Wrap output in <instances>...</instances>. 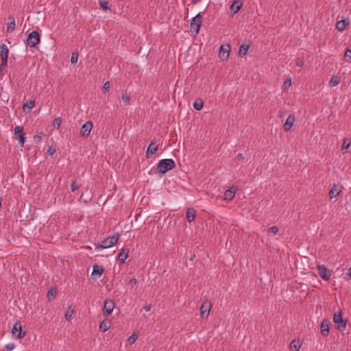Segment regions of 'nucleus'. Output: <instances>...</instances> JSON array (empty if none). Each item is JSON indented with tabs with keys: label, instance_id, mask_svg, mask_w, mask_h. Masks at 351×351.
<instances>
[{
	"label": "nucleus",
	"instance_id": "obj_1",
	"mask_svg": "<svg viewBox=\"0 0 351 351\" xmlns=\"http://www.w3.org/2000/svg\"><path fill=\"white\" fill-rule=\"evenodd\" d=\"M176 167L175 161L173 159H162L159 160L156 167V172L160 175H164L168 171Z\"/></svg>",
	"mask_w": 351,
	"mask_h": 351
},
{
	"label": "nucleus",
	"instance_id": "obj_2",
	"mask_svg": "<svg viewBox=\"0 0 351 351\" xmlns=\"http://www.w3.org/2000/svg\"><path fill=\"white\" fill-rule=\"evenodd\" d=\"M119 234H113L111 237L103 240L100 244H95L97 249H106L115 245L119 240Z\"/></svg>",
	"mask_w": 351,
	"mask_h": 351
},
{
	"label": "nucleus",
	"instance_id": "obj_3",
	"mask_svg": "<svg viewBox=\"0 0 351 351\" xmlns=\"http://www.w3.org/2000/svg\"><path fill=\"white\" fill-rule=\"evenodd\" d=\"M40 41L39 34L36 31L32 32L27 36L26 45L30 47H36Z\"/></svg>",
	"mask_w": 351,
	"mask_h": 351
},
{
	"label": "nucleus",
	"instance_id": "obj_4",
	"mask_svg": "<svg viewBox=\"0 0 351 351\" xmlns=\"http://www.w3.org/2000/svg\"><path fill=\"white\" fill-rule=\"evenodd\" d=\"M14 138L18 141L21 146H23L25 142V133L23 132V128L21 126H16L14 130Z\"/></svg>",
	"mask_w": 351,
	"mask_h": 351
},
{
	"label": "nucleus",
	"instance_id": "obj_5",
	"mask_svg": "<svg viewBox=\"0 0 351 351\" xmlns=\"http://www.w3.org/2000/svg\"><path fill=\"white\" fill-rule=\"evenodd\" d=\"M0 49H1L0 56H1V60L0 69L3 70L7 65L9 50H8L7 45L5 44H2L1 45Z\"/></svg>",
	"mask_w": 351,
	"mask_h": 351
},
{
	"label": "nucleus",
	"instance_id": "obj_6",
	"mask_svg": "<svg viewBox=\"0 0 351 351\" xmlns=\"http://www.w3.org/2000/svg\"><path fill=\"white\" fill-rule=\"evenodd\" d=\"M202 16L199 13L195 17L193 18L191 23L190 24V28L191 31H194L197 34L199 32V29L202 24Z\"/></svg>",
	"mask_w": 351,
	"mask_h": 351
},
{
	"label": "nucleus",
	"instance_id": "obj_7",
	"mask_svg": "<svg viewBox=\"0 0 351 351\" xmlns=\"http://www.w3.org/2000/svg\"><path fill=\"white\" fill-rule=\"evenodd\" d=\"M25 332L23 331L22 326L20 322H16L12 329V334L13 336L19 339L23 338L25 336Z\"/></svg>",
	"mask_w": 351,
	"mask_h": 351
},
{
	"label": "nucleus",
	"instance_id": "obj_8",
	"mask_svg": "<svg viewBox=\"0 0 351 351\" xmlns=\"http://www.w3.org/2000/svg\"><path fill=\"white\" fill-rule=\"evenodd\" d=\"M93 123L90 121H86L82 126L80 130V134L84 137H88L90 132L93 129Z\"/></svg>",
	"mask_w": 351,
	"mask_h": 351
},
{
	"label": "nucleus",
	"instance_id": "obj_9",
	"mask_svg": "<svg viewBox=\"0 0 351 351\" xmlns=\"http://www.w3.org/2000/svg\"><path fill=\"white\" fill-rule=\"evenodd\" d=\"M333 321L337 324V328L339 330H343L346 327V322L343 319L342 315L340 313H335L333 317Z\"/></svg>",
	"mask_w": 351,
	"mask_h": 351
},
{
	"label": "nucleus",
	"instance_id": "obj_10",
	"mask_svg": "<svg viewBox=\"0 0 351 351\" xmlns=\"http://www.w3.org/2000/svg\"><path fill=\"white\" fill-rule=\"evenodd\" d=\"M319 274L324 280H328L331 276V272L324 266L318 265Z\"/></svg>",
	"mask_w": 351,
	"mask_h": 351
},
{
	"label": "nucleus",
	"instance_id": "obj_11",
	"mask_svg": "<svg viewBox=\"0 0 351 351\" xmlns=\"http://www.w3.org/2000/svg\"><path fill=\"white\" fill-rule=\"evenodd\" d=\"M114 308V303L113 302L112 300H106L104 301L103 311L106 314H107V315L111 314Z\"/></svg>",
	"mask_w": 351,
	"mask_h": 351
},
{
	"label": "nucleus",
	"instance_id": "obj_12",
	"mask_svg": "<svg viewBox=\"0 0 351 351\" xmlns=\"http://www.w3.org/2000/svg\"><path fill=\"white\" fill-rule=\"evenodd\" d=\"M341 191V186L338 184H334L329 191V195L331 199L337 197Z\"/></svg>",
	"mask_w": 351,
	"mask_h": 351
},
{
	"label": "nucleus",
	"instance_id": "obj_13",
	"mask_svg": "<svg viewBox=\"0 0 351 351\" xmlns=\"http://www.w3.org/2000/svg\"><path fill=\"white\" fill-rule=\"evenodd\" d=\"M295 121L294 115H289L284 124V130L287 132L291 130Z\"/></svg>",
	"mask_w": 351,
	"mask_h": 351
},
{
	"label": "nucleus",
	"instance_id": "obj_14",
	"mask_svg": "<svg viewBox=\"0 0 351 351\" xmlns=\"http://www.w3.org/2000/svg\"><path fill=\"white\" fill-rule=\"evenodd\" d=\"M235 193L236 190L233 187L230 188L224 192L223 199L226 201L232 200L234 198Z\"/></svg>",
	"mask_w": 351,
	"mask_h": 351
},
{
	"label": "nucleus",
	"instance_id": "obj_15",
	"mask_svg": "<svg viewBox=\"0 0 351 351\" xmlns=\"http://www.w3.org/2000/svg\"><path fill=\"white\" fill-rule=\"evenodd\" d=\"M230 46L228 45L226 47L221 46L219 49V56L222 59L227 60L229 56V51H230Z\"/></svg>",
	"mask_w": 351,
	"mask_h": 351
},
{
	"label": "nucleus",
	"instance_id": "obj_16",
	"mask_svg": "<svg viewBox=\"0 0 351 351\" xmlns=\"http://www.w3.org/2000/svg\"><path fill=\"white\" fill-rule=\"evenodd\" d=\"M210 309V305L206 304V302L203 303L200 306V314L202 317H207L209 315Z\"/></svg>",
	"mask_w": 351,
	"mask_h": 351
},
{
	"label": "nucleus",
	"instance_id": "obj_17",
	"mask_svg": "<svg viewBox=\"0 0 351 351\" xmlns=\"http://www.w3.org/2000/svg\"><path fill=\"white\" fill-rule=\"evenodd\" d=\"M302 346V343L299 339L293 340L289 345L291 351H298Z\"/></svg>",
	"mask_w": 351,
	"mask_h": 351
},
{
	"label": "nucleus",
	"instance_id": "obj_18",
	"mask_svg": "<svg viewBox=\"0 0 351 351\" xmlns=\"http://www.w3.org/2000/svg\"><path fill=\"white\" fill-rule=\"evenodd\" d=\"M196 215V211L193 208H189L186 210V217L189 222H191L194 220Z\"/></svg>",
	"mask_w": 351,
	"mask_h": 351
},
{
	"label": "nucleus",
	"instance_id": "obj_19",
	"mask_svg": "<svg viewBox=\"0 0 351 351\" xmlns=\"http://www.w3.org/2000/svg\"><path fill=\"white\" fill-rule=\"evenodd\" d=\"M158 149V147L154 145V143L152 142L147 148L146 155L147 157L152 156L156 153Z\"/></svg>",
	"mask_w": 351,
	"mask_h": 351
},
{
	"label": "nucleus",
	"instance_id": "obj_20",
	"mask_svg": "<svg viewBox=\"0 0 351 351\" xmlns=\"http://www.w3.org/2000/svg\"><path fill=\"white\" fill-rule=\"evenodd\" d=\"M243 3L241 1L236 0L234 1L230 6V10L233 13H237L239 11L241 8Z\"/></svg>",
	"mask_w": 351,
	"mask_h": 351
},
{
	"label": "nucleus",
	"instance_id": "obj_21",
	"mask_svg": "<svg viewBox=\"0 0 351 351\" xmlns=\"http://www.w3.org/2000/svg\"><path fill=\"white\" fill-rule=\"evenodd\" d=\"M128 250L122 249L119 252V253L118 254V258H119V260L120 261V262L121 263H125L126 258H128Z\"/></svg>",
	"mask_w": 351,
	"mask_h": 351
},
{
	"label": "nucleus",
	"instance_id": "obj_22",
	"mask_svg": "<svg viewBox=\"0 0 351 351\" xmlns=\"http://www.w3.org/2000/svg\"><path fill=\"white\" fill-rule=\"evenodd\" d=\"M104 272V269L101 267L95 265L93 266V271H92V276H97L98 277H100Z\"/></svg>",
	"mask_w": 351,
	"mask_h": 351
},
{
	"label": "nucleus",
	"instance_id": "obj_23",
	"mask_svg": "<svg viewBox=\"0 0 351 351\" xmlns=\"http://www.w3.org/2000/svg\"><path fill=\"white\" fill-rule=\"evenodd\" d=\"M349 24V22L348 21H346V20H341L339 21H338L336 24V28L339 30V31H343L346 27H347V25Z\"/></svg>",
	"mask_w": 351,
	"mask_h": 351
},
{
	"label": "nucleus",
	"instance_id": "obj_24",
	"mask_svg": "<svg viewBox=\"0 0 351 351\" xmlns=\"http://www.w3.org/2000/svg\"><path fill=\"white\" fill-rule=\"evenodd\" d=\"M321 333L324 336H327L329 333V325L327 322H323L321 326Z\"/></svg>",
	"mask_w": 351,
	"mask_h": 351
},
{
	"label": "nucleus",
	"instance_id": "obj_25",
	"mask_svg": "<svg viewBox=\"0 0 351 351\" xmlns=\"http://www.w3.org/2000/svg\"><path fill=\"white\" fill-rule=\"evenodd\" d=\"M110 320H104L99 324V328L102 332L107 331L110 328Z\"/></svg>",
	"mask_w": 351,
	"mask_h": 351
},
{
	"label": "nucleus",
	"instance_id": "obj_26",
	"mask_svg": "<svg viewBox=\"0 0 351 351\" xmlns=\"http://www.w3.org/2000/svg\"><path fill=\"white\" fill-rule=\"evenodd\" d=\"M73 313H74V310L71 306H69L65 312V315H64L65 319L66 321H70L72 318Z\"/></svg>",
	"mask_w": 351,
	"mask_h": 351
},
{
	"label": "nucleus",
	"instance_id": "obj_27",
	"mask_svg": "<svg viewBox=\"0 0 351 351\" xmlns=\"http://www.w3.org/2000/svg\"><path fill=\"white\" fill-rule=\"evenodd\" d=\"M203 101L200 99H197L193 103V108L197 110H200L203 108Z\"/></svg>",
	"mask_w": 351,
	"mask_h": 351
},
{
	"label": "nucleus",
	"instance_id": "obj_28",
	"mask_svg": "<svg viewBox=\"0 0 351 351\" xmlns=\"http://www.w3.org/2000/svg\"><path fill=\"white\" fill-rule=\"evenodd\" d=\"M11 21L7 24V31L13 32L15 29L16 23L14 18H10Z\"/></svg>",
	"mask_w": 351,
	"mask_h": 351
},
{
	"label": "nucleus",
	"instance_id": "obj_29",
	"mask_svg": "<svg viewBox=\"0 0 351 351\" xmlns=\"http://www.w3.org/2000/svg\"><path fill=\"white\" fill-rule=\"evenodd\" d=\"M121 99L124 105H128L131 99L130 95L126 92L122 94Z\"/></svg>",
	"mask_w": 351,
	"mask_h": 351
},
{
	"label": "nucleus",
	"instance_id": "obj_30",
	"mask_svg": "<svg viewBox=\"0 0 351 351\" xmlns=\"http://www.w3.org/2000/svg\"><path fill=\"white\" fill-rule=\"evenodd\" d=\"M35 106V101L34 100H29L26 101L23 104V110H25L26 108H28L29 110H32Z\"/></svg>",
	"mask_w": 351,
	"mask_h": 351
},
{
	"label": "nucleus",
	"instance_id": "obj_31",
	"mask_svg": "<svg viewBox=\"0 0 351 351\" xmlns=\"http://www.w3.org/2000/svg\"><path fill=\"white\" fill-rule=\"evenodd\" d=\"M249 45H242L239 47V53L240 56H245L247 53Z\"/></svg>",
	"mask_w": 351,
	"mask_h": 351
},
{
	"label": "nucleus",
	"instance_id": "obj_32",
	"mask_svg": "<svg viewBox=\"0 0 351 351\" xmlns=\"http://www.w3.org/2000/svg\"><path fill=\"white\" fill-rule=\"evenodd\" d=\"M291 85H292L291 79V78L286 79L283 83L282 88L284 90H288L289 89V88L291 86Z\"/></svg>",
	"mask_w": 351,
	"mask_h": 351
},
{
	"label": "nucleus",
	"instance_id": "obj_33",
	"mask_svg": "<svg viewBox=\"0 0 351 351\" xmlns=\"http://www.w3.org/2000/svg\"><path fill=\"white\" fill-rule=\"evenodd\" d=\"M350 145H351V141H348V138H345L343 140V143L342 145V150L346 152L349 148Z\"/></svg>",
	"mask_w": 351,
	"mask_h": 351
},
{
	"label": "nucleus",
	"instance_id": "obj_34",
	"mask_svg": "<svg viewBox=\"0 0 351 351\" xmlns=\"http://www.w3.org/2000/svg\"><path fill=\"white\" fill-rule=\"evenodd\" d=\"M62 123V119L60 117H57L53 122V125L55 128L59 129Z\"/></svg>",
	"mask_w": 351,
	"mask_h": 351
},
{
	"label": "nucleus",
	"instance_id": "obj_35",
	"mask_svg": "<svg viewBox=\"0 0 351 351\" xmlns=\"http://www.w3.org/2000/svg\"><path fill=\"white\" fill-rule=\"evenodd\" d=\"M99 3L100 7L104 10H108L110 8L108 7V2L106 1L99 0Z\"/></svg>",
	"mask_w": 351,
	"mask_h": 351
},
{
	"label": "nucleus",
	"instance_id": "obj_36",
	"mask_svg": "<svg viewBox=\"0 0 351 351\" xmlns=\"http://www.w3.org/2000/svg\"><path fill=\"white\" fill-rule=\"evenodd\" d=\"M268 233L271 235H275L278 232V228L276 226H274L271 228H269L267 230Z\"/></svg>",
	"mask_w": 351,
	"mask_h": 351
},
{
	"label": "nucleus",
	"instance_id": "obj_37",
	"mask_svg": "<svg viewBox=\"0 0 351 351\" xmlns=\"http://www.w3.org/2000/svg\"><path fill=\"white\" fill-rule=\"evenodd\" d=\"M138 339V335L133 332L128 338V341L130 344H133Z\"/></svg>",
	"mask_w": 351,
	"mask_h": 351
},
{
	"label": "nucleus",
	"instance_id": "obj_38",
	"mask_svg": "<svg viewBox=\"0 0 351 351\" xmlns=\"http://www.w3.org/2000/svg\"><path fill=\"white\" fill-rule=\"evenodd\" d=\"M345 60L348 62H351V49H348L344 54Z\"/></svg>",
	"mask_w": 351,
	"mask_h": 351
},
{
	"label": "nucleus",
	"instance_id": "obj_39",
	"mask_svg": "<svg viewBox=\"0 0 351 351\" xmlns=\"http://www.w3.org/2000/svg\"><path fill=\"white\" fill-rule=\"evenodd\" d=\"M330 83L332 86H337L339 83V77L337 76H333L332 78L331 79Z\"/></svg>",
	"mask_w": 351,
	"mask_h": 351
},
{
	"label": "nucleus",
	"instance_id": "obj_40",
	"mask_svg": "<svg viewBox=\"0 0 351 351\" xmlns=\"http://www.w3.org/2000/svg\"><path fill=\"white\" fill-rule=\"evenodd\" d=\"M79 187H80V185L75 181L72 182V183L71 184V189L72 192L75 191L77 189H79Z\"/></svg>",
	"mask_w": 351,
	"mask_h": 351
},
{
	"label": "nucleus",
	"instance_id": "obj_41",
	"mask_svg": "<svg viewBox=\"0 0 351 351\" xmlns=\"http://www.w3.org/2000/svg\"><path fill=\"white\" fill-rule=\"evenodd\" d=\"M77 62V54L73 53L71 58V62L72 64H75Z\"/></svg>",
	"mask_w": 351,
	"mask_h": 351
},
{
	"label": "nucleus",
	"instance_id": "obj_42",
	"mask_svg": "<svg viewBox=\"0 0 351 351\" xmlns=\"http://www.w3.org/2000/svg\"><path fill=\"white\" fill-rule=\"evenodd\" d=\"M5 348H6L7 350L11 351V350H14V348H15V346L13 343H9L5 345Z\"/></svg>",
	"mask_w": 351,
	"mask_h": 351
},
{
	"label": "nucleus",
	"instance_id": "obj_43",
	"mask_svg": "<svg viewBox=\"0 0 351 351\" xmlns=\"http://www.w3.org/2000/svg\"><path fill=\"white\" fill-rule=\"evenodd\" d=\"M47 295H48L49 299H50L51 298H54L55 296H56V291H53L52 289H51L48 291V294Z\"/></svg>",
	"mask_w": 351,
	"mask_h": 351
},
{
	"label": "nucleus",
	"instance_id": "obj_44",
	"mask_svg": "<svg viewBox=\"0 0 351 351\" xmlns=\"http://www.w3.org/2000/svg\"><path fill=\"white\" fill-rule=\"evenodd\" d=\"M103 88L106 90H108L110 89V82H106L104 84Z\"/></svg>",
	"mask_w": 351,
	"mask_h": 351
},
{
	"label": "nucleus",
	"instance_id": "obj_45",
	"mask_svg": "<svg viewBox=\"0 0 351 351\" xmlns=\"http://www.w3.org/2000/svg\"><path fill=\"white\" fill-rule=\"evenodd\" d=\"M56 152V149L53 147H49L47 150V154L50 156H52L54 152Z\"/></svg>",
	"mask_w": 351,
	"mask_h": 351
},
{
	"label": "nucleus",
	"instance_id": "obj_46",
	"mask_svg": "<svg viewBox=\"0 0 351 351\" xmlns=\"http://www.w3.org/2000/svg\"><path fill=\"white\" fill-rule=\"evenodd\" d=\"M304 63V60H300V59H298L297 60V62H296L297 66H303Z\"/></svg>",
	"mask_w": 351,
	"mask_h": 351
},
{
	"label": "nucleus",
	"instance_id": "obj_47",
	"mask_svg": "<svg viewBox=\"0 0 351 351\" xmlns=\"http://www.w3.org/2000/svg\"><path fill=\"white\" fill-rule=\"evenodd\" d=\"M129 283L131 285L134 286V285H135L137 283V280H136V278H132V279H130Z\"/></svg>",
	"mask_w": 351,
	"mask_h": 351
},
{
	"label": "nucleus",
	"instance_id": "obj_48",
	"mask_svg": "<svg viewBox=\"0 0 351 351\" xmlns=\"http://www.w3.org/2000/svg\"><path fill=\"white\" fill-rule=\"evenodd\" d=\"M237 159L238 160H243L244 159V156L242 154H238L237 155V157H236Z\"/></svg>",
	"mask_w": 351,
	"mask_h": 351
},
{
	"label": "nucleus",
	"instance_id": "obj_49",
	"mask_svg": "<svg viewBox=\"0 0 351 351\" xmlns=\"http://www.w3.org/2000/svg\"><path fill=\"white\" fill-rule=\"evenodd\" d=\"M150 309H151V306H150V305H147V306H145V310L147 312L149 311H150Z\"/></svg>",
	"mask_w": 351,
	"mask_h": 351
},
{
	"label": "nucleus",
	"instance_id": "obj_50",
	"mask_svg": "<svg viewBox=\"0 0 351 351\" xmlns=\"http://www.w3.org/2000/svg\"><path fill=\"white\" fill-rule=\"evenodd\" d=\"M348 276H350V278H351V267H350V269H349Z\"/></svg>",
	"mask_w": 351,
	"mask_h": 351
},
{
	"label": "nucleus",
	"instance_id": "obj_51",
	"mask_svg": "<svg viewBox=\"0 0 351 351\" xmlns=\"http://www.w3.org/2000/svg\"><path fill=\"white\" fill-rule=\"evenodd\" d=\"M192 1H193V2H194V3H197V2H199V0H192Z\"/></svg>",
	"mask_w": 351,
	"mask_h": 351
}]
</instances>
